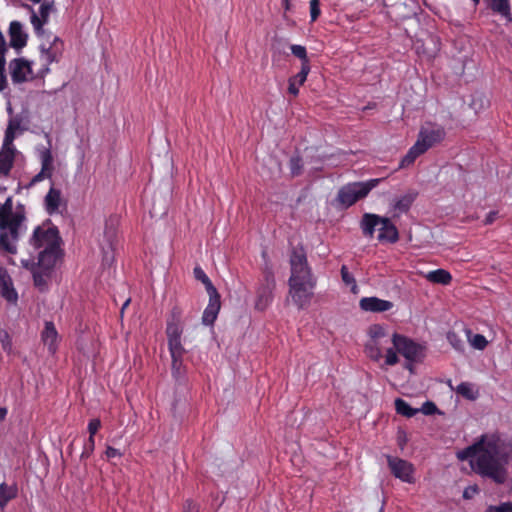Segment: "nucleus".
<instances>
[{"label":"nucleus","mask_w":512,"mask_h":512,"mask_svg":"<svg viewBox=\"0 0 512 512\" xmlns=\"http://www.w3.org/2000/svg\"><path fill=\"white\" fill-rule=\"evenodd\" d=\"M460 461L469 463L477 475L503 484L508 478V465L512 458V443L498 433H485L471 445L456 452Z\"/></svg>","instance_id":"1"},{"label":"nucleus","mask_w":512,"mask_h":512,"mask_svg":"<svg viewBox=\"0 0 512 512\" xmlns=\"http://www.w3.org/2000/svg\"><path fill=\"white\" fill-rule=\"evenodd\" d=\"M291 276L289 279V294L292 301L299 307H306L313 296L316 280L313 279L307 266L304 252L294 250L290 257Z\"/></svg>","instance_id":"2"},{"label":"nucleus","mask_w":512,"mask_h":512,"mask_svg":"<svg viewBox=\"0 0 512 512\" xmlns=\"http://www.w3.org/2000/svg\"><path fill=\"white\" fill-rule=\"evenodd\" d=\"M24 220V213L13 211V199L9 196L0 206V250L2 252L17 253L19 230Z\"/></svg>","instance_id":"3"},{"label":"nucleus","mask_w":512,"mask_h":512,"mask_svg":"<svg viewBox=\"0 0 512 512\" xmlns=\"http://www.w3.org/2000/svg\"><path fill=\"white\" fill-rule=\"evenodd\" d=\"M398 354L406 359L405 367L412 372V364L422 361L425 357V347L404 335L393 333V346L387 348L385 365H396L399 362Z\"/></svg>","instance_id":"4"},{"label":"nucleus","mask_w":512,"mask_h":512,"mask_svg":"<svg viewBox=\"0 0 512 512\" xmlns=\"http://www.w3.org/2000/svg\"><path fill=\"white\" fill-rule=\"evenodd\" d=\"M366 336L364 352L367 357L375 362L385 359L387 348L393 346V333L390 334L383 325L372 324L368 327Z\"/></svg>","instance_id":"5"},{"label":"nucleus","mask_w":512,"mask_h":512,"mask_svg":"<svg viewBox=\"0 0 512 512\" xmlns=\"http://www.w3.org/2000/svg\"><path fill=\"white\" fill-rule=\"evenodd\" d=\"M361 228L363 233L369 237H372L377 230V239L380 242L395 243L399 238L396 226L388 218H383L376 214H364Z\"/></svg>","instance_id":"6"},{"label":"nucleus","mask_w":512,"mask_h":512,"mask_svg":"<svg viewBox=\"0 0 512 512\" xmlns=\"http://www.w3.org/2000/svg\"><path fill=\"white\" fill-rule=\"evenodd\" d=\"M382 180V178H374L367 181L348 183L339 190L338 200L343 206L350 207L358 200L365 198Z\"/></svg>","instance_id":"7"},{"label":"nucleus","mask_w":512,"mask_h":512,"mask_svg":"<svg viewBox=\"0 0 512 512\" xmlns=\"http://www.w3.org/2000/svg\"><path fill=\"white\" fill-rule=\"evenodd\" d=\"M29 244L34 250L59 248L62 239L58 228L48 220L34 229Z\"/></svg>","instance_id":"8"},{"label":"nucleus","mask_w":512,"mask_h":512,"mask_svg":"<svg viewBox=\"0 0 512 512\" xmlns=\"http://www.w3.org/2000/svg\"><path fill=\"white\" fill-rule=\"evenodd\" d=\"M275 288V278L271 271H265L263 280L257 289V297L255 308L259 311H264L273 300V290Z\"/></svg>","instance_id":"9"},{"label":"nucleus","mask_w":512,"mask_h":512,"mask_svg":"<svg viewBox=\"0 0 512 512\" xmlns=\"http://www.w3.org/2000/svg\"><path fill=\"white\" fill-rule=\"evenodd\" d=\"M387 463L391 473L397 479L408 484L415 483V467L411 462L398 457L387 456Z\"/></svg>","instance_id":"10"},{"label":"nucleus","mask_w":512,"mask_h":512,"mask_svg":"<svg viewBox=\"0 0 512 512\" xmlns=\"http://www.w3.org/2000/svg\"><path fill=\"white\" fill-rule=\"evenodd\" d=\"M444 137L445 130L441 125L427 122L420 128L417 141L428 150L433 145L441 142Z\"/></svg>","instance_id":"11"},{"label":"nucleus","mask_w":512,"mask_h":512,"mask_svg":"<svg viewBox=\"0 0 512 512\" xmlns=\"http://www.w3.org/2000/svg\"><path fill=\"white\" fill-rule=\"evenodd\" d=\"M21 264L32 273L34 286L41 292L46 291L53 272L35 266V261L31 258L22 259Z\"/></svg>","instance_id":"12"},{"label":"nucleus","mask_w":512,"mask_h":512,"mask_svg":"<svg viewBox=\"0 0 512 512\" xmlns=\"http://www.w3.org/2000/svg\"><path fill=\"white\" fill-rule=\"evenodd\" d=\"M182 334V310L178 306H174L166 325L167 342L181 340Z\"/></svg>","instance_id":"13"},{"label":"nucleus","mask_w":512,"mask_h":512,"mask_svg":"<svg viewBox=\"0 0 512 512\" xmlns=\"http://www.w3.org/2000/svg\"><path fill=\"white\" fill-rule=\"evenodd\" d=\"M54 170L53 156L49 149H45L41 152V170L37 173L27 185L30 188L44 179H50Z\"/></svg>","instance_id":"14"},{"label":"nucleus","mask_w":512,"mask_h":512,"mask_svg":"<svg viewBox=\"0 0 512 512\" xmlns=\"http://www.w3.org/2000/svg\"><path fill=\"white\" fill-rule=\"evenodd\" d=\"M61 255V246L59 248L43 249L38 254V261L35 262V266L53 272L56 262Z\"/></svg>","instance_id":"15"},{"label":"nucleus","mask_w":512,"mask_h":512,"mask_svg":"<svg viewBox=\"0 0 512 512\" xmlns=\"http://www.w3.org/2000/svg\"><path fill=\"white\" fill-rule=\"evenodd\" d=\"M0 295L8 302L15 304L18 300V293L14 288L8 271L0 267Z\"/></svg>","instance_id":"16"},{"label":"nucleus","mask_w":512,"mask_h":512,"mask_svg":"<svg viewBox=\"0 0 512 512\" xmlns=\"http://www.w3.org/2000/svg\"><path fill=\"white\" fill-rule=\"evenodd\" d=\"M360 308L366 312H386L393 308V303L377 297H364L359 302Z\"/></svg>","instance_id":"17"},{"label":"nucleus","mask_w":512,"mask_h":512,"mask_svg":"<svg viewBox=\"0 0 512 512\" xmlns=\"http://www.w3.org/2000/svg\"><path fill=\"white\" fill-rule=\"evenodd\" d=\"M208 295L209 303L203 312L202 322L205 325H212L215 322L220 311L221 301L220 294L218 292H214Z\"/></svg>","instance_id":"18"},{"label":"nucleus","mask_w":512,"mask_h":512,"mask_svg":"<svg viewBox=\"0 0 512 512\" xmlns=\"http://www.w3.org/2000/svg\"><path fill=\"white\" fill-rule=\"evenodd\" d=\"M42 49V57L47 65L58 62L63 50V41L58 37H54L53 42L49 45V47H45L41 45Z\"/></svg>","instance_id":"19"},{"label":"nucleus","mask_w":512,"mask_h":512,"mask_svg":"<svg viewBox=\"0 0 512 512\" xmlns=\"http://www.w3.org/2000/svg\"><path fill=\"white\" fill-rule=\"evenodd\" d=\"M10 45L13 48L20 49L27 44V34L23 31L22 24L18 21H12L9 26Z\"/></svg>","instance_id":"20"},{"label":"nucleus","mask_w":512,"mask_h":512,"mask_svg":"<svg viewBox=\"0 0 512 512\" xmlns=\"http://www.w3.org/2000/svg\"><path fill=\"white\" fill-rule=\"evenodd\" d=\"M11 69L12 80L16 83L26 81L27 73L31 72L29 62L23 58L15 59L11 63Z\"/></svg>","instance_id":"21"},{"label":"nucleus","mask_w":512,"mask_h":512,"mask_svg":"<svg viewBox=\"0 0 512 512\" xmlns=\"http://www.w3.org/2000/svg\"><path fill=\"white\" fill-rule=\"evenodd\" d=\"M42 341L48 346V350L51 353H55L57 349L58 332L52 321H46L44 329L41 333Z\"/></svg>","instance_id":"22"},{"label":"nucleus","mask_w":512,"mask_h":512,"mask_svg":"<svg viewBox=\"0 0 512 512\" xmlns=\"http://www.w3.org/2000/svg\"><path fill=\"white\" fill-rule=\"evenodd\" d=\"M16 149H0V177H8L15 161Z\"/></svg>","instance_id":"23"},{"label":"nucleus","mask_w":512,"mask_h":512,"mask_svg":"<svg viewBox=\"0 0 512 512\" xmlns=\"http://www.w3.org/2000/svg\"><path fill=\"white\" fill-rule=\"evenodd\" d=\"M45 209L49 215L54 214L58 211L61 203V191L59 189L50 187L48 193L45 196Z\"/></svg>","instance_id":"24"},{"label":"nucleus","mask_w":512,"mask_h":512,"mask_svg":"<svg viewBox=\"0 0 512 512\" xmlns=\"http://www.w3.org/2000/svg\"><path fill=\"white\" fill-rule=\"evenodd\" d=\"M309 72H310V68H308L305 65L304 67L301 68V70L298 74L289 78V81H288L289 94L293 95L294 97H296L298 95L299 86L303 85V83L306 81Z\"/></svg>","instance_id":"25"},{"label":"nucleus","mask_w":512,"mask_h":512,"mask_svg":"<svg viewBox=\"0 0 512 512\" xmlns=\"http://www.w3.org/2000/svg\"><path fill=\"white\" fill-rule=\"evenodd\" d=\"M426 147L420 142L416 141L415 144L409 149L407 154L402 158L399 168H405L414 163V161L423 153H425Z\"/></svg>","instance_id":"26"},{"label":"nucleus","mask_w":512,"mask_h":512,"mask_svg":"<svg viewBox=\"0 0 512 512\" xmlns=\"http://www.w3.org/2000/svg\"><path fill=\"white\" fill-rule=\"evenodd\" d=\"M425 279L431 283L448 285L451 280V274L445 269H437L429 271L424 275Z\"/></svg>","instance_id":"27"},{"label":"nucleus","mask_w":512,"mask_h":512,"mask_svg":"<svg viewBox=\"0 0 512 512\" xmlns=\"http://www.w3.org/2000/svg\"><path fill=\"white\" fill-rule=\"evenodd\" d=\"M18 495L17 485H7L5 482L0 484V508H4L11 500Z\"/></svg>","instance_id":"28"},{"label":"nucleus","mask_w":512,"mask_h":512,"mask_svg":"<svg viewBox=\"0 0 512 512\" xmlns=\"http://www.w3.org/2000/svg\"><path fill=\"white\" fill-rule=\"evenodd\" d=\"M456 392L468 400H475L479 395V391L476 385L470 382L460 383L456 387Z\"/></svg>","instance_id":"29"},{"label":"nucleus","mask_w":512,"mask_h":512,"mask_svg":"<svg viewBox=\"0 0 512 512\" xmlns=\"http://www.w3.org/2000/svg\"><path fill=\"white\" fill-rule=\"evenodd\" d=\"M467 341L472 348L476 350H484L488 345V340L481 334H473L470 329L465 330Z\"/></svg>","instance_id":"30"},{"label":"nucleus","mask_w":512,"mask_h":512,"mask_svg":"<svg viewBox=\"0 0 512 512\" xmlns=\"http://www.w3.org/2000/svg\"><path fill=\"white\" fill-rule=\"evenodd\" d=\"M416 198L415 193H408L399 197L394 203V210L398 213L407 212Z\"/></svg>","instance_id":"31"},{"label":"nucleus","mask_w":512,"mask_h":512,"mask_svg":"<svg viewBox=\"0 0 512 512\" xmlns=\"http://www.w3.org/2000/svg\"><path fill=\"white\" fill-rule=\"evenodd\" d=\"M194 277L196 280L202 282L206 288L208 294L218 292L211 280L200 266H196L193 270Z\"/></svg>","instance_id":"32"},{"label":"nucleus","mask_w":512,"mask_h":512,"mask_svg":"<svg viewBox=\"0 0 512 512\" xmlns=\"http://www.w3.org/2000/svg\"><path fill=\"white\" fill-rule=\"evenodd\" d=\"M395 409L396 412L405 417H413L417 413H419V409L411 407L406 401L401 398H397L395 400Z\"/></svg>","instance_id":"33"},{"label":"nucleus","mask_w":512,"mask_h":512,"mask_svg":"<svg viewBox=\"0 0 512 512\" xmlns=\"http://www.w3.org/2000/svg\"><path fill=\"white\" fill-rule=\"evenodd\" d=\"M491 9L505 17L508 20H511L510 6L508 0H497L489 5Z\"/></svg>","instance_id":"34"},{"label":"nucleus","mask_w":512,"mask_h":512,"mask_svg":"<svg viewBox=\"0 0 512 512\" xmlns=\"http://www.w3.org/2000/svg\"><path fill=\"white\" fill-rule=\"evenodd\" d=\"M290 49H291V53L295 57H297L301 60V68L304 67L305 65L308 68H310V63H309V59L307 56V50L304 46L293 44L290 46Z\"/></svg>","instance_id":"35"},{"label":"nucleus","mask_w":512,"mask_h":512,"mask_svg":"<svg viewBox=\"0 0 512 512\" xmlns=\"http://www.w3.org/2000/svg\"><path fill=\"white\" fill-rule=\"evenodd\" d=\"M183 358L184 357L171 356L172 375L176 379H180L181 377L184 376L185 370H184V365H183Z\"/></svg>","instance_id":"36"},{"label":"nucleus","mask_w":512,"mask_h":512,"mask_svg":"<svg viewBox=\"0 0 512 512\" xmlns=\"http://www.w3.org/2000/svg\"><path fill=\"white\" fill-rule=\"evenodd\" d=\"M341 277L343 282L350 287L351 291L353 293L358 292V286L356 284L355 278L353 275L348 271L347 267L345 265L341 268Z\"/></svg>","instance_id":"37"},{"label":"nucleus","mask_w":512,"mask_h":512,"mask_svg":"<svg viewBox=\"0 0 512 512\" xmlns=\"http://www.w3.org/2000/svg\"><path fill=\"white\" fill-rule=\"evenodd\" d=\"M117 237V230L113 223H106L104 230V238L108 244V246L113 249L114 242Z\"/></svg>","instance_id":"38"},{"label":"nucleus","mask_w":512,"mask_h":512,"mask_svg":"<svg viewBox=\"0 0 512 512\" xmlns=\"http://www.w3.org/2000/svg\"><path fill=\"white\" fill-rule=\"evenodd\" d=\"M167 343L168 350L171 356L184 357V355L186 354V350L183 347L181 340L169 341Z\"/></svg>","instance_id":"39"},{"label":"nucleus","mask_w":512,"mask_h":512,"mask_svg":"<svg viewBox=\"0 0 512 512\" xmlns=\"http://www.w3.org/2000/svg\"><path fill=\"white\" fill-rule=\"evenodd\" d=\"M95 450V438L88 437V439L84 442L83 450L80 455L81 460L88 459Z\"/></svg>","instance_id":"40"},{"label":"nucleus","mask_w":512,"mask_h":512,"mask_svg":"<svg viewBox=\"0 0 512 512\" xmlns=\"http://www.w3.org/2000/svg\"><path fill=\"white\" fill-rule=\"evenodd\" d=\"M447 340L453 346V348L457 351H462L464 348V344L462 339L455 332L447 333Z\"/></svg>","instance_id":"41"},{"label":"nucleus","mask_w":512,"mask_h":512,"mask_svg":"<svg viewBox=\"0 0 512 512\" xmlns=\"http://www.w3.org/2000/svg\"><path fill=\"white\" fill-rule=\"evenodd\" d=\"M289 167L293 176L299 175L303 167L302 159L299 157H292L289 161Z\"/></svg>","instance_id":"42"},{"label":"nucleus","mask_w":512,"mask_h":512,"mask_svg":"<svg viewBox=\"0 0 512 512\" xmlns=\"http://www.w3.org/2000/svg\"><path fill=\"white\" fill-rule=\"evenodd\" d=\"M484 512H512V502H504L499 505H490Z\"/></svg>","instance_id":"43"},{"label":"nucleus","mask_w":512,"mask_h":512,"mask_svg":"<svg viewBox=\"0 0 512 512\" xmlns=\"http://www.w3.org/2000/svg\"><path fill=\"white\" fill-rule=\"evenodd\" d=\"M14 132L11 126H9L5 132L4 141L2 144V149H15L13 145L14 140Z\"/></svg>","instance_id":"44"},{"label":"nucleus","mask_w":512,"mask_h":512,"mask_svg":"<svg viewBox=\"0 0 512 512\" xmlns=\"http://www.w3.org/2000/svg\"><path fill=\"white\" fill-rule=\"evenodd\" d=\"M101 428V421L99 418L91 419L88 423L87 430L89 437L95 438L96 433Z\"/></svg>","instance_id":"45"},{"label":"nucleus","mask_w":512,"mask_h":512,"mask_svg":"<svg viewBox=\"0 0 512 512\" xmlns=\"http://www.w3.org/2000/svg\"><path fill=\"white\" fill-rule=\"evenodd\" d=\"M419 412H422L424 415H432L436 412L437 407L433 402L426 401L421 408H418Z\"/></svg>","instance_id":"46"},{"label":"nucleus","mask_w":512,"mask_h":512,"mask_svg":"<svg viewBox=\"0 0 512 512\" xmlns=\"http://www.w3.org/2000/svg\"><path fill=\"white\" fill-rule=\"evenodd\" d=\"M46 21L44 19L38 17V15L35 12H32L31 15V23L37 33L42 29V26L44 25Z\"/></svg>","instance_id":"47"},{"label":"nucleus","mask_w":512,"mask_h":512,"mask_svg":"<svg viewBox=\"0 0 512 512\" xmlns=\"http://www.w3.org/2000/svg\"><path fill=\"white\" fill-rule=\"evenodd\" d=\"M0 342L2 343L4 349H7L11 346V338L6 330H0Z\"/></svg>","instance_id":"48"},{"label":"nucleus","mask_w":512,"mask_h":512,"mask_svg":"<svg viewBox=\"0 0 512 512\" xmlns=\"http://www.w3.org/2000/svg\"><path fill=\"white\" fill-rule=\"evenodd\" d=\"M479 489L476 485L468 486L463 491V498L472 499L476 494H478Z\"/></svg>","instance_id":"49"},{"label":"nucleus","mask_w":512,"mask_h":512,"mask_svg":"<svg viewBox=\"0 0 512 512\" xmlns=\"http://www.w3.org/2000/svg\"><path fill=\"white\" fill-rule=\"evenodd\" d=\"M310 8H311V18L313 21H315L320 13L319 0H311Z\"/></svg>","instance_id":"50"},{"label":"nucleus","mask_w":512,"mask_h":512,"mask_svg":"<svg viewBox=\"0 0 512 512\" xmlns=\"http://www.w3.org/2000/svg\"><path fill=\"white\" fill-rule=\"evenodd\" d=\"M105 456L107 459H112L115 457H121L122 453L120 452L119 449H116L112 446H107V448L105 450Z\"/></svg>","instance_id":"51"},{"label":"nucleus","mask_w":512,"mask_h":512,"mask_svg":"<svg viewBox=\"0 0 512 512\" xmlns=\"http://www.w3.org/2000/svg\"><path fill=\"white\" fill-rule=\"evenodd\" d=\"M184 512H199V507L192 500H187L184 505Z\"/></svg>","instance_id":"52"},{"label":"nucleus","mask_w":512,"mask_h":512,"mask_svg":"<svg viewBox=\"0 0 512 512\" xmlns=\"http://www.w3.org/2000/svg\"><path fill=\"white\" fill-rule=\"evenodd\" d=\"M5 63L0 61V91L4 89L6 85V77L4 75Z\"/></svg>","instance_id":"53"},{"label":"nucleus","mask_w":512,"mask_h":512,"mask_svg":"<svg viewBox=\"0 0 512 512\" xmlns=\"http://www.w3.org/2000/svg\"><path fill=\"white\" fill-rule=\"evenodd\" d=\"M40 15H41V18L44 19V21H47L48 15H49V5L42 4L40 6Z\"/></svg>","instance_id":"54"},{"label":"nucleus","mask_w":512,"mask_h":512,"mask_svg":"<svg viewBox=\"0 0 512 512\" xmlns=\"http://www.w3.org/2000/svg\"><path fill=\"white\" fill-rule=\"evenodd\" d=\"M7 413H8V410L6 407H0V422L5 420Z\"/></svg>","instance_id":"55"},{"label":"nucleus","mask_w":512,"mask_h":512,"mask_svg":"<svg viewBox=\"0 0 512 512\" xmlns=\"http://www.w3.org/2000/svg\"><path fill=\"white\" fill-rule=\"evenodd\" d=\"M290 2L291 0H282V5L286 11L290 10Z\"/></svg>","instance_id":"56"},{"label":"nucleus","mask_w":512,"mask_h":512,"mask_svg":"<svg viewBox=\"0 0 512 512\" xmlns=\"http://www.w3.org/2000/svg\"><path fill=\"white\" fill-rule=\"evenodd\" d=\"M130 303V299H127L124 304L122 305V308H121V314H123L124 310L127 308V306L129 305Z\"/></svg>","instance_id":"57"},{"label":"nucleus","mask_w":512,"mask_h":512,"mask_svg":"<svg viewBox=\"0 0 512 512\" xmlns=\"http://www.w3.org/2000/svg\"><path fill=\"white\" fill-rule=\"evenodd\" d=\"M494 219V213H490L486 219V223L489 224L493 221Z\"/></svg>","instance_id":"58"},{"label":"nucleus","mask_w":512,"mask_h":512,"mask_svg":"<svg viewBox=\"0 0 512 512\" xmlns=\"http://www.w3.org/2000/svg\"><path fill=\"white\" fill-rule=\"evenodd\" d=\"M474 2L475 5H477L479 3V0H472Z\"/></svg>","instance_id":"59"}]
</instances>
